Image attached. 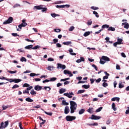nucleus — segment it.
<instances>
[{
    "label": "nucleus",
    "mask_w": 129,
    "mask_h": 129,
    "mask_svg": "<svg viewBox=\"0 0 129 129\" xmlns=\"http://www.w3.org/2000/svg\"><path fill=\"white\" fill-rule=\"evenodd\" d=\"M70 103L71 105V113H74V112H75V110L77 109V104L73 101H71Z\"/></svg>",
    "instance_id": "obj_1"
},
{
    "label": "nucleus",
    "mask_w": 129,
    "mask_h": 129,
    "mask_svg": "<svg viewBox=\"0 0 129 129\" xmlns=\"http://www.w3.org/2000/svg\"><path fill=\"white\" fill-rule=\"evenodd\" d=\"M104 60V61L103 60ZM110 61V58H109V57L103 55L102 56V57L100 58V64H102V65H103L105 63V61Z\"/></svg>",
    "instance_id": "obj_2"
},
{
    "label": "nucleus",
    "mask_w": 129,
    "mask_h": 129,
    "mask_svg": "<svg viewBox=\"0 0 129 129\" xmlns=\"http://www.w3.org/2000/svg\"><path fill=\"white\" fill-rule=\"evenodd\" d=\"M66 119L67 121H72L76 119V117L74 116L68 115L66 117Z\"/></svg>",
    "instance_id": "obj_3"
},
{
    "label": "nucleus",
    "mask_w": 129,
    "mask_h": 129,
    "mask_svg": "<svg viewBox=\"0 0 129 129\" xmlns=\"http://www.w3.org/2000/svg\"><path fill=\"white\" fill-rule=\"evenodd\" d=\"M8 125H9V121H6L5 123L3 121L1 123L0 127H1L2 129H4L6 128Z\"/></svg>",
    "instance_id": "obj_4"
},
{
    "label": "nucleus",
    "mask_w": 129,
    "mask_h": 129,
    "mask_svg": "<svg viewBox=\"0 0 129 129\" xmlns=\"http://www.w3.org/2000/svg\"><path fill=\"white\" fill-rule=\"evenodd\" d=\"M27 25H28V24H27V23H26V20L23 19L22 20V23L18 25V27L19 28V29L20 30H22V28H23V27H26L27 26Z\"/></svg>",
    "instance_id": "obj_5"
},
{
    "label": "nucleus",
    "mask_w": 129,
    "mask_h": 129,
    "mask_svg": "<svg viewBox=\"0 0 129 129\" xmlns=\"http://www.w3.org/2000/svg\"><path fill=\"white\" fill-rule=\"evenodd\" d=\"M14 19L12 17H10L7 21H5L3 24L4 25H7V24H11L13 23V20Z\"/></svg>",
    "instance_id": "obj_6"
},
{
    "label": "nucleus",
    "mask_w": 129,
    "mask_h": 129,
    "mask_svg": "<svg viewBox=\"0 0 129 129\" xmlns=\"http://www.w3.org/2000/svg\"><path fill=\"white\" fill-rule=\"evenodd\" d=\"M65 7L67 8H70V5H56V8H57V9H64Z\"/></svg>",
    "instance_id": "obj_7"
},
{
    "label": "nucleus",
    "mask_w": 129,
    "mask_h": 129,
    "mask_svg": "<svg viewBox=\"0 0 129 129\" xmlns=\"http://www.w3.org/2000/svg\"><path fill=\"white\" fill-rule=\"evenodd\" d=\"M89 118H91V119H94V120H96L97 119H100V118H101V117L100 116H96L94 114H93L91 115V117H90Z\"/></svg>",
    "instance_id": "obj_8"
},
{
    "label": "nucleus",
    "mask_w": 129,
    "mask_h": 129,
    "mask_svg": "<svg viewBox=\"0 0 129 129\" xmlns=\"http://www.w3.org/2000/svg\"><path fill=\"white\" fill-rule=\"evenodd\" d=\"M63 95L67 96L69 98H72V95H74V93H73V92L69 93V94L68 93H66L63 94Z\"/></svg>",
    "instance_id": "obj_9"
},
{
    "label": "nucleus",
    "mask_w": 129,
    "mask_h": 129,
    "mask_svg": "<svg viewBox=\"0 0 129 129\" xmlns=\"http://www.w3.org/2000/svg\"><path fill=\"white\" fill-rule=\"evenodd\" d=\"M42 86L39 85H36L34 87V89L36 91H40V90H42Z\"/></svg>",
    "instance_id": "obj_10"
},
{
    "label": "nucleus",
    "mask_w": 129,
    "mask_h": 129,
    "mask_svg": "<svg viewBox=\"0 0 129 129\" xmlns=\"http://www.w3.org/2000/svg\"><path fill=\"white\" fill-rule=\"evenodd\" d=\"M70 109H69V107L68 106H67L64 108V113L66 114H68V113L70 112Z\"/></svg>",
    "instance_id": "obj_11"
},
{
    "label": "nucleus",
    "mask_w": 129,
    "mask_h": 129,
    "mask_svg": "<svg viewBox=\"0 0 129 129\" xmlns=\"http://www.w3.org/2000/svg\"><path fill=\"white\" fill-rule=\"evenodd\" d=\"M122 26H124V29H128L129 28V24L127 22L122 23Z\"/></svg>",
    "instance_id": "obj_12"
},
{
    "label": "nucleus",
    "mask_w": 129,
    "mask_h": 129,
    "mask_svg": "<svg viewBox=\"0 0 129 129\" xmlns=\"http://www.w3.org/2000/svg\"><path fill=\"white\" fill-rule=\"evenodd\" d=\"M85 61V59H84V57H81L80 59H79L76 60L77 63H81V62H84Z\"/></svg>",
    "instance_id": "obj_13"
},
{
    "label": "nucleus",
    "mask_w": 129,
    "mask_h": 129,
    "mask_svg": "<svg viewBox=\"0 0 129 129\" xmlns=\"http://www.w3.org/2000/svg\"><path fill=\"white\" fill-rule=\"evenodd\" d=\"M69 52H70V54L72 55V56H75L76 55V53L73 52V49L72 48H70L69 50Z\"/></svg>",
    "instance_id": "obj_14"
},
{
    "label": "nucleus",
    "mask_w": 129,
    "mask_h": 129,
    "mask_svg": "<svg viewBox=\"0 0 129 129\" xmlns=\"http://www.w3.org/2000/svg\"><path fill=\"white\" fill-rule=\"evenodd\" d=\"M119 99L120 98L119 97H113L111 99V101H117V102H118L119 101Z\"/></svg>",
    "instance_id": "obj_15"
},
{
    "label": "nucleus",
    "mask_w": 129,
    "mask_h": 129,
    "mask_svg": "<svg viewBox=\"0 0 129 129\" xmlns=\"http://www.w3.org/2000/svg\"><path fill=\"white\" fill-rule=\"evenodd\" d=\"M43 5H40L38 6H34L33 10L36 9V10H42Z\"/></svg>",
    "instance_id": "obj_16"
},
{
    "label": "nucleus",
    "mask_w": 129,
    "mask_h": 129,
    "mask_svg": "<svg viewBox=\"0 0 129 129\" xmlns=\"http://www.w3.org/2000/svg\"><path fill=\"white\" fill-rule=\"evenodd\" d=\"M122 39L118 37L117 43L118 44V45H121V44H122Z\"/></svg>",
    "instance_id": "obj_17"
},
{
    "label": "nucleus",
    "mask_w": 129,
    "mask_h": 129,
    "mask_svg": "<svg viewBox=\"0 0 129 129\" xmlns=\"http://www.w3.org/2000/svg\"><path fill=\"white\" fill-rule=\"evenodd\" d=\"M32 48H33V45L32 44L27 45L25 47V49H26L27 50H30V49H32Z\"/></svg>",
    "instance_id": "obj_18"
},
{
    "label": "nucleus",
    "mask_w": 129,
    "mask_h": 129,
    "mask_svg": "<svg viewBox=\"0 0 129 129\" xmlns=\"http://www.w3.org/2000/svg\"><path fill=\"white\" fill-rule=\"evenodd\" d=\"M25 100L28 102H33V101H34V100H33V99H31L30 97L26 98Z\"/></svg>",
    "instance_id": "obj_19"
},
{
    "label": "nucleus",
    "mask_w": 129,
    "mask_h": 129,
    "mask_svg": "<svg viewBox=\"0 0 129 129\" xmlns=\"http://www.w3.org/2000/svg\"><path fill=\"white\" fill-rule=\"evenodd\" d=\"M64 92H66V89L61 88L59 90L60 94H62V93H64Z\"/></svg>",
    "instance_id": "obj_20"
},
{
    "label": "nucleus",
    "mask_w": 129,
    "mask_h": 129,
    "mask_svg": "<svg viewBox=\"0 0 129 129\" xmlns=\"http://www.w3.org/2000/svg\"><path fill=\"white\" fill-rule=\"evenodd\" d=\"M109 28V25L107 24L103 25L102 26V29H108Z\"/></svg>",
    "instance_id": "obj_21"
},
{
    "label": "nucleus",
    "mask_w": 129,
    "mask_h": 129,
    "mask_svg": "<svg viewBox=\"0 0 129 129\" xmlns=\"http://www.w3.org/2000/svg\"><path fill=\"white\" fill-rule=\"evenodd\" d=\"M89 35H90V32L87 31V32H85L83 36H84V37H87V36H89Z\"/></svg>",
    "instance_id": "obj_22"
},
{
    "label": "nucleus",
    "mask_w": 129,
    "mask_h": 129,
    "mask_svg": "<svg viewBox=\"0 0 129 129\" xmlns=\"http://www.w3.org/2000/svg\"><path fill=\"white\" fill-rule=\"evenodd\" d=\"M108 31H112V32H114L115 31V28L112 27H108Z\"/></svg>",
    "instance_id": "obj_23"
},
{
    "label": "nucleus",
    "mask_w": 129,
    "mask_h": 129,
    "mask_svg": "<svg viewBox=\"0 0 129 129\" xmlns=\"http://www.w3.org/2000/svg\"><path fill=\"white\" fill-rule=\"evenodd\" d=\"M85 112V109H82L79 111V114H83L84 112Z\"/></svg>",
    "instance_id": "obj_24"
},
{
    "label": "nucleus",
    "mask_w": 129,
    "mask_h": 129,
    "mask_svg": "<svg viewBox=\"0 0 129 129\" xmlns=\"http://www.w3.org/2000/svg\"><path fill=\"white\" fill-rule=\"evenodd\" d=\"M72 43V42L71 41H67L66 42H63V44L66 45L67 46H69V45H71Z\"/></svg>",
    "instance_id": "obj_25"
},
{
    "label": "nucleus",
    "mask_w": 129,
    "mask_h": 129,
    "mask_svg": "<svg viewBox=\"0 0 129 129\" xmlns=\"http://www.w3.org/2000/svg\"><path fill=\"white\" fill-rule=\"evenodd\" d=\"M87 125H89V126L93 125L94 126H96L98 125V123L95 122V123H93L92 124H87Z\"/></svg>",
    "instance_id": "obj_26"
},
{
    "label": "nucleus",
    "mask_w": 129,
    "mask_h": 129,
    "mask_svg": "<svg viewBox=\"0 0 129 129\" xmlns=\"http://www.w3.org/2000/svg\"><path fill=\"white\" fill-rule=\"evenodd\" d=\"M112 108L113 110H114V111H115L116 110V108H115V103H112Z\"/></svg>",
    "instance_id": "obj_27"
},
{
    "label": "nucleus",
    "mask_w": 129,
    "mask_h": 129,
    "mask_svg": "<svg viewBox=\"0 0 129 129\" xmlns=\"http://www.w3.org/2000/svg\"><path fill=\"white\" fill-rule=\"evenodd\" d=\"M85 92V90H80L78 91V94H81L82 93H84Z\"/></svg>",
    "instance_id": "obj_28"
},
{
    "label": "nucleus",
    "mask_w": 129,
    "mask_h": 129,
    "mask_svg": "<svg viewBox=\"0 0 129 129\" xmlns=\"http://www.w3.org/2000/svg\"><path fill=\"white\" fill-rule=\"evenodd\" d=\"M22 81V80L20 79H14V82L15 83H19V82H21Z\"/></svg>",
    "instance_id": "obj_29"
},
{
    "label": "nucleus",
    "mask_w": 129,
    "mask_h": 129,
    "mask_svg": "<svg viewBox=\"0 0 129 129\" xmlns=\"http://www.w3.org/2000/svg\"><path fill=\"white\" fill-rule=\"evenodd\" d=\"M50 15L52 18H56V17H59V15L56 14L55 13H51Z\"/></svg>",
    "instance_id": "obj_30"
},
{
    "label": "nucleus",
    "mask_w": 129,
    "mask_h": 129,
    "mask_svg": "<svg viewBox=\"0 0 129 129\" xmlns=\"http://www.w3.org/2000/svg\"><path fill=\"white\" fill-rule=\"evenodd\" d=\"M88 112L89 113H92V111H93V108H91L90 107L88 110H87Z\"/></svg>",
    "instance_id": "obj_31"
},
{
    "label": "nucleus",
    "mask_w": 129,
    "mask_h": 129,
    "mask_svg": "<svg viewBox=\"0 0 129 129\" xmlns=\"http://www.w3.org/2000/svg\"><path fill=\"white\" fill-rule=\"evenodd\" d=\"M44 113L47 115H49L50 116H52V115H53V113L52 112H47V111H44Z\"/></svg>",
    "instance_id": "obj_32"
},
{
    "label": "nucleus",
    "mask_w": 129,
    "mask_h": 129,
    "mask_svg": "<svg viewBox=\"0 0 129 129\" xmlns=\"http://www.w3.org/2000/svg\"><path fill=\"white\" fill-rule=\"evenodd\" d=\"M82 87H83V88H85V89H88V88H89V87H90V86L87 85H84L82 86Z\"/></svg>",
    "instance_id": "obj_33"
},
{
    "label": "nucleus",
    "mask_w": 129,
    "mask_h": 129,
    "mask_svg": "<svg viewBox=\"0 0 129 129\" xmlns=\"http://www.w3.org/2000/svg\"><path fill=\"white\" fill-rule=\"evenodd\" d=\"M93 14L96 16V18H99V15L96 11H93Z\"/></svg>",
    "instance_id": "obj_34"
},
{
    "label": "nucleus",
    "mask_w": 129,
    "mask_h": 129,
    "mask_svg": "<svg viewBox=\"0 0 129 129\" xmlns=\"http://www.w3.org/2000/svg\"><path fill=\"white\" fill-rule=\"evenodd\" d=\"M20 61H21V62H27V59H26L25 57H22L20 59Z\"/></svg>",
    "instance_id": "obj_35"
},
{
    "label": "nucleus",
    "mask_w": 129,
    "mask_h": 129,
    "mask_svg": "<svg viewBox=\"0 0 129 129\" xmlns=\"http://www.w3.org/2000/svg\"><path fill=\"white\" fill-rule=\"evenodd\" d=\"M19 87H20V86L15 84L12 87V89H16V88H19Z\"/></svg>",
    "instance_id": "obj_36"
},
{
    "label": "nucleus",
    "mask_w": 129,
    "mask_h": 129,
    "mask_svg": "<svg viewBox=\"0 0 129 129\" xmlns=\"http://www.w3.org/2000/svg\"><path fill=\"white\" fill-rule=\"evenodd\" d=\"M30 94H31V95H35V94H37V93L36 91H34V90H32L30 92Z\"/></svg>",
    "instance_id": "obj_37"
},
{
    "label": "nucleus",
    "mask_w": 129,
    "mask_h": 129,
    "mask_svg": "<svg viewBox=\"0 0 129 129\" xmlns=\"http://www.w3.org/2000/svg\"><path fill=\"white\" fill-rule=\"evenodd\" d=\"M39 48H41V46L36 45L35 47H32V50H37V49H39Z\"/></svg>",
    "instance_id": "obj_38"
},
{
    "label": "nucleus",
    "mask_w": 129,
    "mask_h": 129,
    "mask_svg": "<svg viewBox=\"0 0 129 129\" xmlns=\"http://www.w3.org/2000/svg\"><path fill=\"white\" fill-rule=\"evenodd\" d=\"M43 89H45V90H47L48 91H50L51 90V88L50 87H44Z\"/></svg>",
    "instance_id": "obj_39"
},
{
    "label": "nucleus",
    "mask_w": 129,
    "mask_h": 129,
    "mask_svg": "<svg viewBox=\"0 0 129 129\" xmlns=\"http://www.w3.org/2000/svg\"><path fill=\"white\" fill-rule=\"evenodd\" d=\"M63 73L64 74H70V71L67 70H65L64 71H63Z\"/></svg>",
    "instance_id": "obj_40"
},
{
    "label": "nucleus",
    "mask_w": 129,
    "mask_h": 129,
    "mask_svg": "<svg viewBox=\"0 0 129 129\" xmlns=\"http://www.w3.org/2000/svg\"><path fill=\"white\" fill-rule=\"evenodd\" d=\"M8 72H9V73H10L11 74H14L15 73H17V71L16 70L15 71H8Z\"/></svg>",
    "instance_id": "obj_41"
},
{
    "label": "nucleus",
    "mask_w": 129,
    "mask_h": 129,
    "mask_svg": "<svg viewBox=\"0 0 129 129\" xmlns=\"http://www.w3.org/2000/svg\"><path fill=\"white\" fill-rule=\"evenodd\" d=\"M91 9L92 10H94V11H96V10H99V8L98 7H94V6L91 7Z\"/></svg>",
    "instance_id": "obj_42"
},
{
    "label": "nucleus",
    "mask_w": 129,
    "mask_h": 129,
    "mask_svg": "<svg viewBox=\"0 0 129 129\" xmlns=\"http://www.w3.org/2000/svg\"><path fill=\"white\" fill-rule=\"evenodd\" d=\"M20 7H21V5L18 4H16L14 6H13L14 9H16V8H19Z\"/></svg>",
    "instance_id": "obj_43"
},
{
    "label": "nucleus",
    "mask_w": 129,
    "mask_h": 129,
    "mask_svg": "<svg viewBox=\"0 0 129 129\" xmlns=\"http://www.w3.org/2000/svg\"><path fill=\"white\" fill-rule=\"evenodd\" d=\"M124 87V85H122V83H120L119 84V88H123Z\"/></svg>",
    "instance_id": "obj_44"
},
{
    "label": "nucleus",
    "mask_w": 129,
    "mask_h": 129,
    "mask_svg": "<svg viewBox=\"0 0 129 129\" xmlns=\"http://www.w3.org/2000/svg\"><path fill=\"white\" fill-rule=\"evenodd\" d=\"M54 31L55 32V33H60V32H61V29H54Z\"/></svg>",
    "instance_id": "obj_45"
},
{
    "label": "nucleus",
    "mask_w": 129,
    "mask_h": 129,
    "mask_svg": "<svg viewBox=\"0 0 129 129\" xmlns=\"http://www.w3.org/2000/svg\"><path fill=\"white\" fill-rule=\"evenodd\" d=\"M70 80V78H65V79H61L60 80V81H67V80Z\"/></svg>",
    "instance_id": "obj_46"
},
{
    "label": "nucleus",
    "mask_w": 129,
    "mask_h": 129,
    "mask_svg": "<svg viewBox=\"0 0 129 129\" xmlns=\"http://www.w3.org/2000/svg\"><path fill=\"white\" fill-rule=\"evenodd\" d=\"M56 80H57V78H50V79L49 80V81H56Z\"/></svg>",
    "instance_id": "obj_47"
},
{
    "label": "nucleus",
    "mask_w": 129,
    "mask_h": 129,
    "mask_svg": "<svg viewBox=\"0 0 129 129\" xmlns=\"http://www.w3.org/2000/svg\"><path fill=\"white\" fill-rule=\"evenodd\" d=\"M7 81H10V83H12V82H14V79H9L7 78Z\"/></svg>",
    "instance_id": "obj_48"
},
{
    "label": "nucleus",
    "mask_w": 129,
    "mask_h": 129,
    "mask_svg": "<svg viewBox=\"0 0 129 129\" xmlns=\"http://www.w3.org/2000/svg\"><path fill=\"white\" fill-rule=\"evenodd\" d=\"M103 107H100L99 108H98L96 110V112H99V111H101V110L102 109Z\"/></svg>",
    "instance_id": "obj_49"
},
{
    "label": "nucleus",
    "mask_w": 129,
    "mask_h": 129,
    "mask_svg": "<svg viewBox=\"0 0 129 129\" xmlns=\"http://www.w3.org/2000/svg\"><path fill=\"white\" fill-rule=\"evenodd\" d=\"M62 103L63 105H69V103L66 102V101H64V100L62 101Z\"/></svg>",
    "instance_id": "obj_50"
},
{
    "label": "nucleus",
    "mask_w": 129,
    "mask_h": 129,
    "mask_svg": "<svg viewBox=\"0 0 129 129\" xmlns=\"http://www.w3.org/2000/svg\"><path fill=\"white\" fill-rule=\"evenodd\" d=\"M74 29H75V27H74V26H72L70 28V29H69V31L70 32H72V31H73V30H74Z\"/></svg>",
    "instance_id": "obj_51"
},
{
    "label": "nucleus",
    "mask_w": 129,
    "mask_h": 129,
    "mask_svg": "<svg viewBox=\"0 0 129 129\" xmlns=\"http://www.w3.org/2000/svg\"><path fill=\"white\" fill-rule=\"evenodd\" d=\"M57 69H59V68L61 69V68H62V64H61V63H57Z\"/></svg>",
    "instance_id": "obj_52"
},
{
    "label": "nucleus",
    "mask_w": 129,
    "mask_h": 129,
    "mask_svg": "<svg viewBox=\"0 0 129 129\" xmlns=\"http://www.w3.org/2000/svg\"><path fill=\"white\" fill-rule=\"evenodd\" d=\"M55 5H60V4H63V2L62 1H57L55 2Z\"/></svg>",
    "instance_id": "obj_53"
},
{
    "label": "nucleus",
    "mask_w": 129,
    "mask_h": 129,
    "mask_svg": "<svg viewBox=\"0 0 129 129\" xmlns=\"http://www.w3.org/2000/svg\"><path fill=\"white\" fill-rule=\"evenodd\" d=\"M102 86H103V87H107V86H108V84H107V83H103Z\"/></svg>",
    "instance_id": "obj_54"
},
{
    "label": "nucleus",
    "mask_w": 129,
    "mask_h": 129,
    "mask_svg": "<svg viewBox=\"0 0 129 129\" xmlns=\"http://www.w3.org/2000/svg\"><path fill=\"white\" fill-rule=\"evenodd\" d=\"M92 67L95 69L96 71H97L98 68L96 67L95 64H92Z\"/></svg>",
    "instance_id": "obj_55"
},
{
    "label": "nucleus",
    "mask_w": 129,
    "mask_h": 129,
    "mask_svg": "<svg viewBox=\"0 0 129 129\" xmlns=\"http://www.w3.org/2000/svg\"><path fill=\"white\" fill-rule=\"evenodd\" d=\"M111 122V120H110V119H108L107 121H106V124H110V123Z\"/></svg>",
    "instance_id": "obj_56"
},
{
    "label": "nucleus",
    "mask_w": 129,
    "mask_h": 129,
    "mask_svg": "<svg viewBox=\"0 0 129 129\" xmlns=\"http://www.w3.org/2000/svg\"><path fill=\"white\" fill-rule=\"evenodd\" d=\"M3 110H6L7 108H9V106H3Z\"/></svg>",
    "instance_id": "obj_57"
},
{
    "label": "nucleus",
    "mask_w": 129,
    "mask_h": 129,
    "mask_svg": "<svg viewBox=\"0 0 129 129\" xmlns=\"http://www.w3.org/2000/svg\"><path fill=\"white\" fill-rule=\"evenodd\" d=\"M36 75H38L33 73H32L30 74V76H31V77H34V76H36Z\"/></svg>",
    "instance_id": "obj_58"
},
{
    "label": "nucleus",
    "mask_w": 129,
    "mask_h": 129,
    "mask_svg": "<svg viewBox=\"0 0 129 129\" xmlns=\"http://www.w3.org/2000/svg\"><path fill=\"white\" fill-rule=\"evenodd\" d=\"M30 87V85L25 83L23 85V87Z\"/></svg>",
    "instance_id": "obj_59"
},
{
    "label": "nucleus",
    "mask_w": 129,
    "mask_h": 129,
    "mask_svg": "<svg viewBox=\"0 0 129 129\" xmlns=\"http://www.w3.org/2000/svg\"><path fill=\"white\" fill-rule=\"evenodd\" d=\"M46 122V120H44L43 122H41L40 124V127H42V125L44 124Z\"/></svg>",
    "instance_id": "obj_60"
},
{
    "label": "nucleus",
    "mask_w": 129,
    "mask_h": 129,
    "mask_svg": "<svg viewBox=\"0 0 129 129\" xmlns=\"http://www.w3.org/2000/svg\"><path fill=\"white\" fill-rule=\"evenodd\" d=\"M25 41H27V42H31V43H34V40H30L28 38L25 39Z\"/></svg>",
    "instance_id": "obj_61"
},
{
    "label": "nucleus",
    "mask_w": 129,
    "mask_h": 129,
    "mask_svg": "<svg viewBox=\"0 0 129 129\" xmlns=\"http://www.w3.org/2000/svg\"><path fill=\"white\" fill-rule=\"evenodd\" d=\"M101 81V78H99L97 80H96V83H99Z\"/></svg>",
    "instance_id": "obj_62"
},
{
    "label": "nucleus",
    "mask_w": 129,
    "mask_h": 129,
    "mask_svg": "<svg viewBox=\"0 0 129 129\" xmlns=\"http://www.w3.org/2000/svg\"><path fill=\"white\" fill-rule=\"evenodd\" d=\"M56 47L57 48H61V47H62V45H61V44L58 43H56Z\"/></svg>",
    "instance_id": "obj_63"
},
{
    "label": "nucleus",
    "mask_w": 129,
    "mask_h": 129,
    "mask_svg": "<svg viewBox=\"0 0 129 129\" xmlns=\"http://www.w3.org/2000/svg\"><path fill=\"white\" fill-rule=\"evenodd\" d=\"M54 44H56V43H58V39L55 38L53 40Z\"/></svg>",
    "instance_id": "obj_64"
}]
</instances>
